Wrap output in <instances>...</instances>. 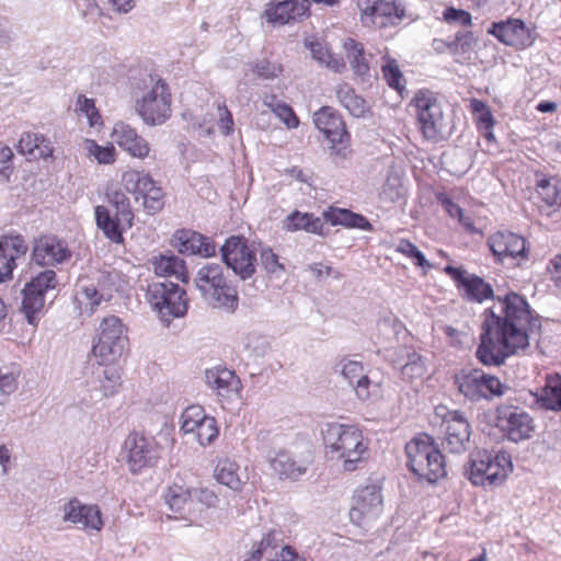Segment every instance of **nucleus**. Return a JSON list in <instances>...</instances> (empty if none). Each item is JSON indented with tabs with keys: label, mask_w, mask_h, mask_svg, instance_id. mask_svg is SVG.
I'll use <instances>...</instances> for the list:
<instances>
[{
	"label": "nucleus",
	"mask_w": 561,
	"mask_h": 561,
	"mask_svg": "<svg viewBox=\"0 0 561 561\" xmlns=\"http://www.w3.org/2000/svg\"><path fill=\"white\" fill-rule=\"evenodd\" d=\"M397 251L415 260V265L421 267H431L424 254L409 240L402 239L397 245Z\"/></svg>",
	"instance_id": "13d9d810"
},
{
	"label": "nucleus",
	"mask_w": 561,
	"mask_h": 561,
	"mask_svg": "<svg viewBox=\"0 0 561 561\" xmlns=\"http://www.w3.org/2000/svg\"><path fill=\"white\" fill-rule=\"evenodd\" d=\"M305 46L309 48L313 59L327 66L329 69L341 72L345 68L344 60L331 54L324 44L318 41L307 39Z\"/></svg>",
	"instance_id": "4c0bfd02"
},
{
	"label": "nucleus",
	"mask_w": 561,
	"mask_h": 561,
	"mask_svg": "<svg viewBox=\"0 0 561 561\" xmlns=\"http://www.w3.org/2000/svg\"><path fill=\"white\" fill-rule=\"evenodd\" d=\"M61 510L65 523L73 524L87 533H99L103 528L102 513L98 505L83 504L77 497H72Z\"/></svg>",
	"instance_id": "6ab92c4d"
},
{
	"label": "nucleus",
	"mask_w": 561,
	"mask_h": 561,
	"mask_svg": "<svg viewBox=\"0 0 561 561\" xmlns=\"http://www.w3.org/2000/svg\"><path fill=\"white\" fill-rule=\"evenodd\" d=\"M382 73L385 79L387 80L388 84L400 91L402 88L401 81H402V73L396 64V61H388L386 65L382 66Z\"/></svg>",
	"instance_id": "680f3d73"
},
{
	"label": "nucleus",
	"mask_w": 561,
	"mask_h": 561,
	"mask_svg": "<svg viewBox=\"0 0 561 561\" xmlns=\"http://www.w3.org/2000/svg\"><path fill=\"white\" fill-rule=\"evenodd\" d=\"M185 290L170 280L148 284L146 297L159 318L169 323L173 318L183 317L187 310Z\"/></svg>",
	"instance_id": "6e6552de"
},
{
	"label": "nucleus",
	"mask_w": 561,
	"mask_h": 561,
	"mask_svg": "<svg viewBox=\"0 0 561 561\" xmlns=\"http://www.w3.org/2000/svg\"><path fill=\"white\" fill-rule=\"evenodd\" d=\"M218 115H219V128L225 136H228L233 130V119L230 111L227 106L218 105Z\"/></svg>",
	"instance_id": "338daca9"
},
{
	"label": "nucleus",
	"mask_w": 561,
	"mask_h": 561,
	"mask_svg": "<svg viewBox=\"0 0 561 561\" xmlns=\"http://www.w3.org/2000/svg\"><path fill=\"white\" fill-rule=\"evenodd\" d=\"M488 244L493 255L501 262L505 259L525 260L527 259L528 251L526 240L511 231H497L493 233Z\"/></svg>",
	"instance_id": "4be33fe9"
},
{
	"label": "nucleus",
	"mask_w": 561,
	"mask_h": 561,
	"mask_svg": "<svg viewBox=\"0 0 561 561\" xmlns=\"http://www.w3.org/2000/svg\"><path fill=\"white\" fill-rule=\"evenodd\" d=\"M108 201L116 209V217H118V221H122L123 226L130 228L133 225L134 214L131 211L128 196L124 192L115 191L108 194Z\"/></svg>",
	"instance_id": "8fccbe9b"
},
{
	"label": "nucleus",
	"mask_w": 561,
	"mask_h": 561,
	"mask_svg": "<svg viewBox=\"0 0 561 561\" xmlns=\"http://www.w3.org/2000/svg\"><path fill=\"white\" fill-rule=\"evenodd\" d=\"M360 21L364 26L385 28L398 24L405 15L401 0H359Z\"/></svg>",
	"instance_id": "2eb2a0df"
},
{
	"label": "nucleus",
	"mask_w": 561,
	"mask_h": 561,
	"mask_svg": "<svg viewBox=\"0 0 561 561\" xmlns=\"http://www.w3.org/2000/svg\"><path fill=\"white\" fill-rule=\"evenodd\" d=\"M285 228L288 231L306 230L310 233L321 234L322 220L312 214L294 211L285 219Z\"/></svg>",
	"instance_id": "f704fd0d"
},
{
	"label": "nucleus",
	"mask_w": 561,
	"mask_h": 561,
	"mask_svg": "<svg viewBox=\"0 0 561 561\" xmlns=\"http://www.w3.org/2000/svg\"><path fill=\"white\" fill-rule=\"evenodd\" d=\"M496 420L500 430L513 443L531 438L536 430L534 419L520 407L501 404L496 409Z\"/></svg>",
	"instance_id": "4468645a"
},
{
	"label": "nucleus",
	"mask_w": 561,
	"mask_h": 561,
	"mask_svg": "<svg viewBox=\"0 0 561 561\" xmlns=\"http://www.w3.org/2000/svg\"><path fill=\"white\" fill-rule=\"evenodd\" d=\"M76 111L83 113L88 117L90 126L94 127L101 124V115L99 114L92 99L79 95L76 104Z\"/></svg>",
	"instance_id": "6e6d98bb"
},
{
	"label": "nucleus",
	"mask_w": 561,
	"mask_h": 561,
	"mask_svg": "<svg viewBox=\"0 0 561 561\" xmlns=\"http://www.w3.org/2000/svg\"><path fill=\"white\" fill-rule=\"evenodd\" d=\"M408 466L419 479L435 483L446 477L445 457L428 435L413 438L405 445Z\"/></svg>",
	"instance_id": "39448f33"
},
{
	"label": "nucleus",
	"mask_w": 561,
	"mask_h": 561,
	"mask_svg": "<svg viewBox=\"0 0 561 561\" xmlns=\"http://www.w3.org/2000/svg\"><path fill=\"white\" fill-rule=\"evenodd\" d=\"M311 459L296 460L289 453L279 451L272 459L271 466L280 478L298 479L305 474Z\"/></svg>",
	"instance_id": "c85d7f7f"
},
{
	"label": "nucleus",
	"mask_w": 561,
	"mask_h": 561,
	"mask_svg": "<svg viewBox=\"0 0 561 561\" xmlns=\"http://www.w3.org/2000/svg\"><path fill=\"white\" fill-rule=\"evenodd\" d=\"M444 272L456 282L458 288L463 289V297L467 300L481 304L493 298L492 286L480 276L451 265L445 266Z\"/></svg>",
	"instance_id": "412c9836"
},
{
	"label": "nucleus",
	"mask_w": 561,
	"mask_h": 561,
	"mask_svg": "<svg viewBox=\"0 0 561 561\" xmlns=\"http://www.w3.org/2000/svg\"><path fill=\"white\" fill-rule=\"evenodd\" d=\"M122 183L136 201L142 199L144 210L149 215L159 213L164 206V193L150 174L137 170L125 171Z\"/></svg>",
	"instance_id": "9b49d317"
},
{
	"label": "nucleus",
	"mask_w": 561,
	"mask_h": 561,
	"mask_svg": "<svg viewBox=\"0 0 561 561\" xmlns=\"http://www.w3.org/2000/svg\"><path fill=\"white\" fill-rule=\"evenodd\" d=\"M334 368L354 389L360 401H367L373 394H377L381 387L382 381L371 379L360 362L343 357Z\"/></svg>",
	"instance_id": "f3484780"
},
{
	"label": "nucleus",
	"mask_w": 561,
	"mask_h": 561,
	"mask_svg": "<svg viewBox=\"0 0 561 561\" xmlns=\"http://www.w3.org/2000/svg\"><path fill=\"white\" fill-rule=\"evenodd\" d=\"M383 501L379 485H366L357 490L350 510L352 523L365 527L382 512Z\"/></svg>",
	"instance_id": "dca6fc26"
},
{
	"label": "nucleus",
	"mask_w": 561,
	"mask_h": 561,
	"mask_svg": "<svg viewBox=\"0 0 561 561\" xmlns=\"http://www.w3.org/2000/svg\"><path fill=\"white\" fill-rule=\"evenodd\" d=\"M201 445L210 444L218 435V428L214 417L206 416L199 427L193 433Z\"/></svg>",
	"instance_id": "5fc2aeb1"
},
{
	"label": "nucleus",
	"mask_w": 561,
	"mask_h": 561,
	"mask_svg": "<svg viewBox=\"0 0 561 561\" xmlns=\"http://www.w3.org/2000/svg\"><path fill=\"white\" fill-rule=\"evenodd\" d=\"M72 252L65 240L45 236L34 241L32 261L41 266H56L70 261Z\"/></svg>",
	"instance_id": "aec40b11"
},
{
	"label": "nucleus",
	"mask_w": 561,
	"mask_h": 561,
	"mask_svg": "<svg viewBox=\"0 0 561 561\" xmlns=\"http://www.w3.org/2000/svg\"><path fill=\"white\" fill-rule=\"evenodd\" d=\"M154 273L158 276L170 277L174 276L176 279L187 283L188 274L185 266V262L174 255H161L153 261Z\"/></svg>",
	"instance_id": "7c9ffc66"
},
{
	"label": "nucleus",
	"mask_w": 561,
	"mask_h": 561,
	"mask_svg": "<svg viewBox=\"0 0 561 561\" xmlns=\"http://www.w3.org/2000/svg\"><path fill=\"white\" fill-rule=\"evenodd\" d=\"M321 433L328 457L341 462L344 471H355L368 458V445L356 426L328 423Z\"/></svg>",
	"instance_id": "f03ea898"
},
{
	"label": "nucleus",
	"mask_w": 561,
	"mask_h": 561,
	"mask_svg": "<svg viewBox=\"0 0 561 561\" xmlns=\"http://www.w3.org/2000/svg\"><path fill=\"white\" fill-rule=\"evenodd\" d=\"M20 371L18 368L1 366L0 367V390L4 394H10L15 391L18 387V377Z\"/></svg>",
	"instance_id": "4d7b16f0"
},
{
	"label": "nucleus",
	"mask_w": 561,
	"mask_h": 561,
	"mask_svg": "<svg viewBox=\"0 0 561 561\" xmlns=\"http://www.w3.org/2000/svg\"><path fill=\"white\" fill-rule=\"evenodd\" d=\"M380 196L387 202L394 203L403 196V186L401 175L390 168L387 172L386 181L382 184Z\"/></svg>",
	"instance_id": "09e8293b"
},
{
	"label": "nucleus",
	"mask_w": 561,
	"mask_h": 561,
	"mask_svg": "<svg viewBox=\"0 0 561 561\" xmlns=\"http://www.w3.org/2000/svg\"><path fill=\"white\" fill-rule=\"evenodd\" d=\"M27 245L20 236L0 238V283H5L12 278L13 270L16 267L15 261L25 255Z\"/></svg>",
	"instance_id": "393cba45"
},
{
	"label": "nucleus",
	"mask_w": 561,
	"mask_h": 561,
	"mask_svg": "<svg viewBox=\"0 0 561 561\" xmlns=\"http://www.w3.org/2000/svg\"><path fill=\"white\" fill-rule=\"evenodd\" d=\"M122 458L128 470L137 474L157 463L160 458V448L153 438L134 432L124 440Z\"/></svg>",
	"instance_id": "ddd939ff"
},
{
	"label": "nucleus",
	"mask_w": 561,
	"mask_h": 561,
	"mask_svg": "<svg viewBox=\"0 0 561 561\" xmlns=\"http://www.w3.org/2000/svg\"><path fill=\"white\" fill-rule=\"evenodd\" d=\"M192 497L193 501L196 500L206 507H216L219 503V497L217 496V494L214 491L206 488H192Z\"/></svg>",
	"instance_id": "0e129e2a"
},
{
	"label": "nucleus",
	"mask_w": 561,
	"mask_h": 561,
	"mask_svg": "<svg viewBox=\"0 0 561 561\" xmlns=\"http://www.w3.org/2000/svg\"><path fill=\"white\" fill-rule=\"evenodd\" d=\"M482 391L484 392L483 399H491L493 397L503 396L510 387L501 382V380L490 374L483 371Z\"/></svg>",
	"instance_id": "864d4df0"
},
{
	"label": "nucleus",
	"mask_w": 561,
	"mask_h": 561,
	"mask_svg": "<svg viewBox=\"0 0 561 561\" xmlns=\"http://www.w3.org/2000/svg\"><path fill=\"white\" fill-rule=\"evenodd\" d=\"M444 18L449 23H459L461 25L471 24L470 13L463 10H457L455 8H448L445 10Z\"/></svg>",
	"instance_id": "69168bd1"
},
{
	"label": "nucleus",
	"mask_w": 561,
	"mask_h": 561,
	"mask_svg": "<svg viewBox=\"0 0 561 561\" xmlns=\"http://www.w3.org/2000/svg\"><path fill=\"white\" fill-rule=\"evenodd\" d=\"M263 104L273 112L288 128H296L299 124V121L294 113L293 108L280 101L274 94H266L263 98Z\"/></svg>",
	"instance_id": "ea45409f"
},
{
	"label": "nucleus",
	"mask_w": 561,
	"mask_h": 561,
	"mask_svg": "<svg viewBox=\"0 0 561 561\" xmlns=\"http://www.w3.org/2000/svg\"><path fill=\"white\" fill-rule=\"evenodd\" d=\"M135 110L147 125H161L171 116V94L167 83L154 76L144 79V92L136 98Z\"/></svg>",
	"instance_id": "423d86ee"
},
{
	"label": "nucleus",
	"mask_w": 561,
	"mask_h": 561,
	"mask_svg": "<svg viewBox=\"0 0 561 561\" xmlns=\"http://www.w3.org/2000/svg\"><path fill=\"white\" fill-rule=\"evenodd\" d=\"M512 471V462L508 455L499 453L494 457L486 450H480L470 458V467L465 474L474 485L500 484L507 473Z\"/></svg>",
	"instance_id": "9d476101"
},
{
	"label": "nucleus",
	"mask_w": 561,
	"mask_h": 561,
	"mask_svg": "<svg viewBox=\"0 0 561 561\" xmlns=\"http://www.w3.org/2000/svg\"><path fill=\"white\" fill-rule=\"evenodd\" d=\"M483 312L477 357L484 365L500 366L512 355L529 346V336L539 332L541 323L534 316L526 299L508 293L496 297Z\"/></svg>",
	"instance_id": "f257e3e1"
},
{
	"label": "nucleus",
	"mask_w": 561,
	"mask_h": 561,
	"mask_svg": "<svg viewBox=\"0 0 561 561\" xmlns=\"http://www.w3.org/2000/svg\"><path fill=\"white\" fill-rule=\"evenodd\" d=\"M239 466L230 460H220L215 469L216 480L233 491H241L244 482L238 474Z\"/></svg>",
	"instance_id": "58836bf2"
},
{
	"label": "nucleus",
	"mask_w": 561,
	"mask_h": 561,
	"mask_svg": "<svg viewBox=\"0 0 561 561\" xmlns=\"http://www.w3.org/2000/svg\"><path fill=\"white\" fill-rule=\"evenodd\" d=\"M194 284L203 300L215 309L233 312L238 308V293L227 279L224 267L217 263H207L198 268Z\"/></svg>",
	"instance_id": "20e7f679"
},
{
	"label": "nucleus",
	"mask_w": 561,
	"mask_h": 561,
	"mask_svg": "<svg viewBox=\"0 0 561 561\" xmlns=\"http://www.w3.org/2000/svg\"><path fill=\"white\" fill-rule=\"evenodd\" d=\"M253 71L259 78L270 80L278 77L282 73L283 68L279 64L263 59L255 64Z\"/></svg>",
	"instance_id": "bf43d9fd"
},
{
	"label": "nucleus",
	"mask_w": 561,
	"mask_h": 561,
	"mask_svg": "<svg viewBox=\"0 0 561 561\" xmlns=\"http://www.w3.org/2000/svg\"><path fill=\"white\" fill-rule=\"evenodd\" d=\"M207 415L201 405H191L186 408L182 415L181 428L185 434H193Z\"/></svg>",
	"instance_id": "603ef678"
},
{
	"label": "nucleus",
	"mask_w": 561,
	"mask_h": 561,
	"mask_svg": "<svg viewBox=\"0 0 561 561\" xmlns=\"http://www.w3.org/2000/svg\"><path fill=\"white\" fill-rule=\"evenodd\" d=\"M112 139L123 150L135 158L144 159L149 154L150 147L147 140L139 136L136 129L123 122L115 124L112 131Z\"/></svg>",
	"instance_id": "a878e982"
},
{
	"label": "nucleus",
	"mask_w": 561,
	"mask_h": 561,
	"mask_svg": "<svg viewBox=\"0 0 561 561\" xmlns=\"http://www.w3.org/2000/svg\"><path fill=\"white\" fill-rule=\"evenodd\" d=\"M99 382V389L103 397H111L117 393L122 379L118 370L114 366H105L95 373Z\"/></svg>",
	"instance_id": "a19ab883"
},
{
	"label": "nucleus",
	"mask_w": 561,
	"mask_h": 561,
	"mask_svg": "<svg viewBox=\"0 0 561 561\" xmlns=\"http://www.w3.org/2000/svg\"><path fill=\"white\" fill-rule=\"evenodd\" d=\"M537 195L547 207H561V182L556 179L539 180Z\"/></svg>",
	"instance_id": "79ce46f5"
},
{
	"label": "nucleus",
	"mask_w": 561,
	"mask_h": 561,
	"mask_svg": "<svg viewBox=\"0 0 561 561\" xmlns=\"http://www.w3.org/2000/svg\"><path fill=\"white\" fill-rule=\"evenodd\" d=\"M224 263L242 280L253 276L256 270V249L244 237L232 236L220 248Z\"/></svg>",
	"instance_id": "f8f14e48"
},
{
	"label": "nucleus",
	"mask_w": 561,
	"mask_h": 561,
	"mask_svg": "<svg viewBox=\"0 0 561 561\" xmlns=\"http://www.w3.org/2000/svg\"><path fill=\"white\" fill-rule=\"evenodd\" d=\"M119 282L121 274L115 270L100 271L93 278H81L76 295L81 313L91 316L101 304L110 301Z\"/></svg>",
	"instance_id": "0eeeda50"
},
{
	"label": "nucleus",
	"mask_w": 561,
	"mask_h": 561,
	"mask_svg": "<svg viewBox=\"0 0 561 561\" xmlns=\"http://www.w3.org/2000/svg\"><path fill=\"white\" fill-rule=\"evenodd\" d=\"M329 220L332 225H343L348 228H358L366 231L373 230L371 224L364 216L348 209L333 210L329 215Z\"/></svg>",
	"instance_id": "c03bdc74"
},
{
	"label": "nucleus",
	"mask_w": 561,
	"mask_h": 561,
	"mask_svg": "<svg viewBox=\"0 0 561 561\" xmlns=\"http://www.w3.org/2000/svg\"><path fill=\"white\" fill-rule=\"evenodd\" d=\"M203 244V234L191 231L181 230L174 234V247L183 254H198L199 247Z\"/></svg>",
	"instance_id": "a18cd8bd"
},
{
	"label": "nucleus",
	"mask_w": 561,
	"mask_h": 561,
	"mask_svg": "<svg viewBox=\"0 0 561 561\" xmlns=\"http://www.w3.org/2000/svg\"><path fill=\"white\" fill-rule=\"evenodd\" d=\"M22 294V305L21 310L25 314L26 321L30 324H36L38 314L43 312L46 302L49 301L46 297H44L38 291L34 290L27 284L21 290Z\"/></svg>",
	"instance_id": "2f4dec72"
},
{
	"label": "nucleus",
	"mask_w": 561,
	"mask_h": 561,
	"mask_svg": "<svg viewBox=\"0 0 561 561\" xmlns=\"http://www.w3.org/2000/svg\"><path fill=\"white\" fill-rule=\"evenodd\" d=\"M344 48L354 72L358 76L367 75L369 71V66L364 56V46L353 38H347L344 42Z\"/></svg>",
	"instance_id": "37998d69"
},
{
	"label": "nucleus",
	"mask_w": 561,
	"mask_h": 561,
	"mask_svg": "<svg viewBox=\"0 0 561 561\" xmlns=\"http://www.w3.org/2000/svg\"><path fill=\"white\" fill-rule=\"evenodd\" d=\"M13 158L12 149L8 146L0 148V174L4 181H9L11 174V160Z\"/></svg>",
	"instance_id": "774afa93"
},
{
	"label": "nucleus",
	"mask_w": 561,
	"mask_h": 561,
	"mask_svg": "<svg viewBox=\"0 0 561 561\" xmlns=\"http://www.w3.org/2000/svg\"><path fill=\"white\" fill-rule=\"evenodd\" d=\"M261 264L267 273H278L284 271V265L279 263L278 256L270 248H264L260 252Z\"/></svg>",
	"instance_id": "e2e57ef3"
},
{
	"label": "nucleus",
	"mask_w": 561,
	"mask_h": 561,
	"mask_svg": "<svg viewBox=\"0 0 561 561\" xmlns=\"http://www.w3.org/2000/svg\"><path fill=\"white\" fill-rule=\"evenodd\" d=\"M537 402L545 410L560 411L561 410V379L550 381L547 387L542 389Z\"/></svg>",
	"instance_id": "3c124183"
},
{
	"label": "nucleus",
	"mask_w": 561,
	"mask_h": 561,
	"mask_svg": "<svg viewBox=\"0 0 561 561\" xmlns=\"http://www.w3.org/2000/svg\"><path fill=\"white\" fill-rule=\"evenodd\" d=\"M94 214L98 228L101 229L111 241L115 243L123 242V234L119 229V225H123V222L118 221V217L114 219L108 209L101 205L95 207Z\"/></svg>",
	"instance_id": "e433bc0d"
},
{
	"label": "nucleus",
	"mask_w": 561,
	"mask_h": 561,
	"mask_svg": "<svg viewBox=\"0 0 561 561\" xmlns=\"http://www.w3.org/2000/svg\"><path fill=\"white\" fill-rule=\"evenodd\" d=\"M26 284L46 297L49 302H53L57 297V287L59 282L56 272L53 270H45L37 273L36 275L32 276Z\"/></svg>",
	"instance_id": "72a5a7b5"
},
{
	"label": "nucleus",
	"mask_w": 561,
	"mask_h": 561,
	"mask_svg": "<svg viewBox=\"0 0 561 561\" xmlns=\"http://www.w3.org/2000/svg\"><path fill=\"white\" fill-rule=\"evenodd\" d=\"M483 370L472 369L469 371L461 370L455 376V383L461 394L471 401L483 399L482 391Z\"/></svg>",
	"instance_id": "c756f323"
},
{
	"label": "nucleus",
	"mask_w": 561,
	"mask_h": 561,
	"mask_svg": "<svg viewBox=\"0 0 561 561\" xmlns=\"http://www.w3.org/2000/svg\"><path fill=\"white\" fill-rule=\"evenodd\" d=\"M308 7L299 4L295 0H285L275 5H268L264 11V16L273 24H287L296 21L307 14Z\"/></svg>",
	"instance_id": "cd10ccee"
},
{
	"label": "nucleus",
	"mask_w": 561,
	"mask_h": 561,
	"mask_svg": "<svg viewBox=\"0 0 561 561\" xmlns=\"http://www.w3.org/2000/svg\"><path fill=\"white\" fill-rule=\"evenodd\" d=\"M45 142L44 136L39 134L24 133L19 140V151L23 154H35L38 142Z\"/></svg>",
	"instance_id": "052dcab7"
},
{
	"label": "nucleus",
	"mask_w": 561,
	"mask_h": 561,
	"mask_svg": "<svg viewBox=\"0 0 561 561\" xmlns=\"http://www.w3.org/2000/svg\"><path fill=\"white\" fill-rule=\"evenodd\" d=\"M489 33L493 34L505 45L516 48L531 46L535 42L533 32L518 19H508L507 21L492 23Z\"/></svg>",
	"instance_id": "5701e85b"
},
{
	"label": "nucleus",
	"mask_w": 561,
	"mask_h": 561,
	"mask_svg": "<svg viewBox=\"0 0 561 561\" xmlns=\"http://www.w3.org/2000/svg\"><path fill=\"white\" fill-rule=\"evenodd\" d=\"M335 95L340 104L355 117L364 116L368 108L366 101L357 95L354 89L347 83L339 84L335 90Z\"/></svg>",
	"instance_id": "473e14b6"
},
{
	"label": "nucleus",
	"mask_w": 561,
	"mask_h": 561,
	"mask_svg": "<svg viewBox=\"0 0 561 561\" xmlns=\"http://www.w3.org/2000/svg\"><path fill=\"white\" fill-rule=\"evenodd\" d=\"M205 379L208 387L218 396L229 398L240 389V380L234 371L226 367H214L205 371Z\"/></svg>",
	"instance_id": "bb28decb"
},
{
	"label": "nucleus",
	"mask_w": 561,
	"mask_h": 561,
	"mask_svg": "<svg viewBox=\"0 0 561 561\" xmlns=\"http://www.w3.org/2000/svg\"><path fill=\"white\" fill-rule=\"evenodd\" d=\"M82 146L88 158L98 161L100 164H111L115 161L116 153L113 145L100 146L92 139H84Z\"/></svg>",
	"instance_id": "de8ad7c7"
},
{
	"label": "nucleus",
	"mask_w": 561,
	"mask_h": 561,
	"mask_svg": "<svg viewBox=\"0 0 561 561\" xmlns=\"http://www.w3.org/2000/svg\"><path fill=\"white\" fill-rule=\"evenodd\" d=\"M313 123L332 144H344L348 138L344 122L337 111L331 106H322L318 110L313 114Z\"/></svg>",
	"instance_id": "b1692460"
},
{
	"label": "nucleus",
	"mask_w": 561,
	"mask_h": 561,
	"mask_svg": "<svg viewBox=\"0 0 561 561\" xmlns=\"http://www.w3.org/2000/svg\"><path fill=\"white\" fill-rule=\"evenodd\" d=\"M442 414L443 425L445 426L444 447L450 453L461 454L466 451L470 444V424L465 413L458 410L448 411L445 408Z\"/></svg>",
	"instance_id": "a211bd4d"
},
{
	"label": "nucleus",
	"mask_w": 561,
	"mask_h": 561,
	"mask_svg": "<svg viewBox=\"0 0 561 561\" xmlns=\"http://www.w3.org/2000/svg\"><path fill=\"white\" fill-rule=\"evenodd\" d=\"M402 351L404 352L403 357L407 358L401 368L403 378L409 380L422 378L426 373V366L422 356L408 348H403Z\"/></svg>",
	"instance_id": "49530a36"
},
{
	"label": "nucleus",
	"mask_w": 561,
	"mask_h": 561,
	"mask_svg": "<svg viewBox=\"0 0 561 561\" xmlns=\"http://www.w3.org/2000/svg\"><path fill=\"white\" fill-rule=\"evenodd\" d=\"M128 345L127 329L117 316L105 317L98 329V342L92 352L103 363L122 357Z\"/></svg>",
	"instance_id": "1a4fd4ad"
},
{
	"label": "nucleus",
	"mask_w": 561,
	"mask_h": 561,
	"mask_svg": "<svg viewBox=\"0 0 561 561\" xmlns=\"http://www.w3.org/2000/svg\"><path fill=\"white\" fill-rule=\"evenodd\" d=\"M165 504L174 513H182L186 504L193 501L192 488L184 482H173L164 493Z\"/></svg>",
	"instance_id": "c9c22d12"
},
{
	"label": "nucleus",
	"mask_w": 561,
	"mask_h": 561,
	"mask_svg": "<svg viewBox=\"0 0 561 561\" xmlns=\"http://www.w3.org/2000/svg\"><path fill=\"white\" fill-rule=\"evenodd\" d=\"M411 104L416 110L417 123L426 139L445 140L454 133L453 112L432 91H417Z\"/></svg>",
	"instance_id": "7ed1b4c3"
}]
</instances>
